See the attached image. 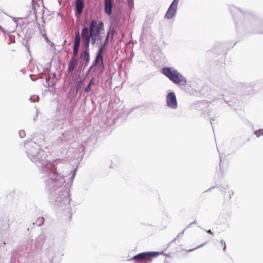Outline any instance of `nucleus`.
<instances>
[{"label": "nucleus", "mask_w": 263, "mask_h": 263, "mask_svg": "<svg viewBox=\"0 0 263 263\" xmlns=\"http://www.w3.org/2000/svg\"><path fill=\"white\" fill-rule=\"evenodd\" d=\"M103 29V23L100 22L99 23L95 20L91 21L89 29L85 27L82 30V42L86 50L89 49L90 41L92 44H95L100 34L101 30Z\"/></svg>", "instance_id": "1"}, {"label": "nucleus", "mask_w": 263, "mask_h": 263, "mask_svg": "<svg viewBox=\"0 0 263 263\" xmlns=\"http://www.w3.org/2000/svg\"><path fill=\"white\" fill-rule=\"evenodd\" d=\"M162 72L164 76L175 84L184 85L186 83L184 77L175 69L170 67H164L162 68Z\"/></svg>", "instance_id": "2"}, {"label": "nucleus", "mask_w": 263, "mask_h": 263, "mask_svg": "<svg viewBox=\"0 0 263 263\" xmlns=\"http://www.w3.org/2000/svg\"><path fill=\"white\" fill-rule=\"evenodd\" d=\"M80 43V36L79 32L76 33L74 37V42L73 45V57L71 59L68 64V70L71 72L72 71L77 63L76 57L78 53Z\"/></svg>", "instance_id": "3"}, {"label": "nucleus", "mask_w": 263, "mask_h": 263, "mask_svg": "<svg viewBox=\"0 0 263 263\" xmlns=\"http://www.w3.org/2000/svg\"><path fill=\"white\" fill-rule=\"evenodd\" d=\"M159 255L158 252H142L134 256L130 260H136L139 262H141L146 259H148L151 257H154Z\"/></svg>", "instance_id": "4"}, {"label": "nucleus", "mask_w": 263, "mask_h": 263, "mask_svg": "<svg viewBox=\"0 0 263 263\" xmlns=\"http://www.w3.org/2000/svg\"><path fill=\"white\" fill-rule=\"evenodd\" d=\"M167 105L172 108L176 109L177 107V102L176 96L174 92H170L166 96Z\"/></svg>", "instance_id": "5"}, {"label": "nucleus", "mask_w": 263, "mask_h": 263, "mask_svg": "<svg viewBox=\"0 0 263 263\" xmlns=\"http://www.w3.org/2000/svg\"><path fill=\"white\" fill-rule=\"evenodd\" d=\"M105 44L101 45V47H100V48L98 51V53H97L96 60L93 62V66L98 63H100L101 64L103 65V55H102V52L105 47Z\"/></svg>", "instance_id": "6"}, {"label": "nucleus", "mask_w": 263, "mask_h": 263, "mask_svg": "<svg viewBox=\"0 0 263 263\" xmlns=\"http://www.w3.org/2000/svg\"><path fill=\"white\" fill-rule=\"evenodd\" d=\"M105 12L108 15H110L112 12V0H104Z\"/></svg>", "instance_id": "7"}, {"label": "nucleus", "mask_w": 263, "mask_h": 263, "mask_svg": "<svg viewBox=\"0 0 263 263\" xmlns=\"http://www.w3.org/2000/svg\"><path fill=\"white\" fill-rule=\"evenodd\" d=\"M177 9L170 6L166 14H165V18L167 19H171L175 15Z\"/></svg>", "instance_id": "8"}, {"label": "nucleus", "mask_w": 263, "mask_h": 263, "mask_svg": "<svg viewBox=\"0 0 263 263\" xmlns=\"http://www.w3.org/2000/svg\"><path fill=\"white\" fill-rule=\"evenodd\" d=\"M76 7L77 12L80 14L82 13L84 7V3L83 0H76Z\"/></svg>", "instance_id": "9"}, {"label": "nucleus", "mask_w": 263, "mask_h": 263, "mask_svg": "<svg viewBox=\"0 0 263 263\" xmlns=\"http://www.w3.org/2000/svg\"><path fill=\"white\" fill-rule=\"evenodd\" d=\"M81 58L85 62V65H87L90 60V55L89 52L87 50L83 52L81 55Z\"/></svg>", "instance_id": "10"}, {"label": "nucleus", "mask_w": 263, "mask_h": 263, "mask_svg": "<svg viewBox=\"0 0 263 263\" xmlns=\"http://www.w3.org/2000/svg\"><path fill=\"white\" fill-rule=\"evenodd\" d=\"M178 4V0H174L170 6L177 9Z\"/></svg>", "instance_id": "11"}, {"label": "nucleus", "mask_w": 263, "mask_h": 263, "mask_svg": "<svg viewBox=\"0 0 263 263\" xmlns=\"http://www.w3.org/2000/svg\"><path fill=\"white\" fill-rule=\"evenodd\" d=\"M220 243H221V246L223 247V251H225V250L226 249V245L225 242L223 240H221Z\"/></svg>", "instance_id": "12"}, {"label": "nucleus", "mask_w": 263, "mask_h": 263, "mask_svg": "<svg viewBox=\"0 0 263 263\" xmlns=\"http://www.w3.org/2000/svg\"><path fill=\"white\" fill-rule=\"evenodd\" d=\"M127 2H128V5L130 7H133V6H134V0H127Z\"/></svg>", "instance_id": "13"}, {"label": "nucleus", "mask_w": 263, "mask_h": 263, "mask_svg": "<svg viewBox=\"0 0 263 263\" xmlns=\"http://www.w3.org/2000/svg\"><path fill=\"white\" fill-rule=\"evenodd\" d=\"M95 79L94 78H91V79L90 80V82H89V85L91 86L92 85H94L95 84Z\"/></svg>", "instance_id": "14"}, {"label": "nucleus", "mask_w": 263, "mask_h": 263, "mask_svg": "<svg viewBox=\"0 0 263 263\" xmlns=\"http://www.w3.org/2000/svg\"><path fill=\"white\" fill-rule=\"evenodd\" d=\"M90 87H91V86H90V85H88V86L85 88V91L86 92H88L89 91H90V89H90Z\"/></svg>", "instance_id": "15"}, {"label": "nucleus", "mask_w": 263, "mask_h": 263, "mask_svg": "<svg viewBox=\"0 0 263 263\" xmlns=\"http://www.w3.org/2000/svg\"><path fill=\"white\" fill-rule=\"evenodd\" d=\"M39 220H40V224H42V223H43V221H44V218H43V217H40V218H39Z\"/></svg>", "instance_id": "16"}, {"label": "nucleus", "mask_w": 263, "mask_h": 263, "mask_svg": "<svg viewBox=\"0 0 263 263\" xmlns=\"http://www.w3.org/2000/svg\"><path fill=\"white\" fill-rule=\"evenodd\" d=\"M206 232H207V233H208L210 234H211V235H213V232L211 231V230H208V231H207Z\"/></svg>", "instance_id": "17"}, {"label": "nucleus", "mask_w": 263, "mask_h": 263, "mask_svg": "<svg viewBox=\"0 0 263 263\" xmlns=\"http://www.w3.org/2000/svg\"><path fill=\"white\" fill-rule=\"evenodd\" d=\"M255 134L257 135V137L259 136L260 135V134L259 133V132H256Z\"/></svg>", "instance_id": "18"}, {"label": "nucleus", "mask_w": 263, "mask_h": 263, "mask_svg": "<svg viewBox=\"0 0 263 263\" xmlns=\"http://www.w3.org/2000/svg\"><path fill=\"white\" fill-rule=\"evenodd\" d=\"M259 133L260 134V135H263V132L262 130L261 131H259Z\"/></svg>", "instance_id": "19"}, {"label": "nucleus", "mask_w": 263, "mask_h": 263, "mask_svg": "<svg viewBox=\"0 0 263 263\" xmlns=\"http://www.w3.org/2000/svg\"><path fill=\"white\" fill-rule=\"evenodd\" d=\"M108 37V35H107V37H106V41L107 40Z\"/></svg>", "instance_id": "20"}]
</instances>
